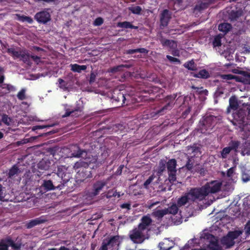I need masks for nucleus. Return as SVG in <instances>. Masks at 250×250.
Returning <instances> with one entry per match:
<instances>
[{
	"instance_id": "42",
	"label": "nucleus",
	"mask_w": 250,
	"mask_h": 250,
	"mask_svg": "<svg viewBox=\"0 0 250 250\" xmlns=\"http://www.w3.org/2000/svg\"><path fill=\"white\" fill-rule=\"evenodd\" d=\"M128 10L133 14L137 15L141 14V11H142V9L140 6L129 7Z\"/></svg>"
},
{
	"instance_id": "14",
	"label": "nucleus",
	"mask_w": 250,
	"mask_h": 250,
	"mask_svg": "<svg viewBox=\"0 0 250 250\" xmlns=\"http://www.w3.org/2000/svg\"><path fill=\"white\" fill-rule=\"evenodd\" d=\"M221 182L218 181H212L206 183L204 187L206 188L207 195H208L209 193H215L218 192L221 189Z\"/></svg>"
},
{
	"instance_id": "30",
	"label": "nucleus",
	"mask_w": 250,
	"mask_h": 250,
	"mask_svg": "<svg viewBox=\"0 0 250 250\" xmlns=\"http://www.w3.org/2000/svg\"><path fill=\"white\" fill-rule=\"evenodd\" d=\"M238 107V104L236 98L235 96H231L229 99V106L228 110L230 108L233 110H236Z\"/></svg>"
},
{
	"instance_id": "29",
	"label": "nucleus",
	"mask_w": 250,
	"mask_h": 250,
	"mask_svg": "<svg viewBox=\"0 0 250 250\" xmlns=\"http://www.w3.org/2000/svg\"><path fill=\"white\" fill-rule=\"evenodd\" d=\"M117 239L115 236L111 237L106 243H103L102 246L100 250H108L107 246L109 245L113 246L117 243Z\"/></svg>"
},
{
	"instance_id": "51",
	"label": "nucleus",
	"mask_w": 250,
	"mask_h": 250,
	"mask_svg": "<svg viewBox=\"0 0 250 250\" xmlns=\"http://www.w3.org/2000/svg\"><path fill=\"white\" fill-rule=\"evenodd\" d=\"M166 57L171 62H175L179 64L181 63L180 60L176 58L173 57L170 55H167Z\"/></svg>"
},
{
	"instance_id": "5",
	"label": "nucleus",
	"mask_w": 250,
	"mask_h": 250,
	"mask_svg": "<svg viewBox=\"0 0 250 250\" xmlns=\"http://www.w3.org/2000/svg\"><path fill=\"white\" fill-rule=\"evenodd\" d=\"M216 117L209 115L205 116L200 120L199 127L202 133H207L211 130L216 124Z\"/></svg>"
},
{
	"instance_id": "40",
	"label": "nucleus",
	"mask_w": 250,
	"mask_h": 250,
	"mask_svg": "<svg viewBox=\"0 0 250 250\" xmlns=\"http://www.w3.org/2000/svg\"><path fill=\"white\" fill-rule=\"evenodd\" d=\"M178 205L172 204L170 207L166 208L167 210V214H171L175 215L177 213L178 211Z\"/></svg>"
},
{
	"instance_id": "43",
	"label": "nucleus",
	"mask_w": 250,
	"mask_h": 250,
	"mask_svg": "<svg viewBox=\"0 0 250 250\" xmlns=\"http://www.w3.org/2000/svg\"><path fill=\"white\" fill-rule=\"evenodd\" d=\"M1 121L6 125L10 126L12 122V119L7 115L3 114L2 115Z\"/></svg>"
},
{
	"instance_id": "19",
	"label": "nucleus",
	"mask_w": 250,
	"mask_h": 250,
	"mask_svg": "<svg viewBox=\"0 0 250 250\" xmlns=\"http://www.w3.org/2000/svg\"><path fill=\"white\" fill-rule=\"evenodd\" d=\"M152 222L151 219L147 216H144L141 219V223L138 225V227L144 231L147 229V227L150 225Z\"/></svg>"
},
{
	"instance_id": "45",
	"label": "nucleus",
	"mask_w": 250,
	"mask_h": 250,
	"mask_svg": "<svg viewBox=\"0 0 250 250\" xmlns=\"http://www.w3.org/2000/svg\"><path fill=\"white\" fill-rule=\"evenodd\" d=\"M17 98H18V99L21 101L25 100L26 99L25 89H22L18 92L17 94Z\"/></svg>"
},
{
	"instance_id": "50",
	"label": "nucleus",
	"mask_w": 250,
	"mask_h": 250,
	"mask_svg": "<svg viewBox=\"0 0 250 250\" xmlns=\"http://www.w3.org/2000/svg\"><path fill=\"white\" fill-rule=\"evenodd\" d=\"M58 82L59 84V87L62 89H66L67 88V83L62 79H59Z\"/></svg>"
},
{
	"instance_id": "12",
	"label": "nucleus",
	"mask_w": 250,
	"mask_h": 250,
	"mask_svg": "<svg viewBox=\"0 0 250 250\" xmlns=\"http://www.w3.org/2000/svg\"><path fill=\"white\" fill-rule=\"evenodd\" d=\"M106 184L107 182L104 180L97 181L92 184L91 189L88 192L89 196L93 197L99 195Z\"/></svg>"
},
{
	"instance_id": "58",
	"label": "nucleus",
	"mask_w": 250,
	"mask_h": 250,
	"mask_svg": "<svg viewBox=\"0 0 250 250\" xmlns=\"http://www.w3.org/2000/svg\"><path fill=\"white\" fill-rule=\"evenodd\" d=\"M56 0H34L36 2H42L43 3H54Z\"/></svg>"
},
{
	"instance_id": "1",
	"label": "nucleus",
	"mask_w": 250,
	"mask_h": 250,
	"mask_svg": "<svg viewBox=\"0 0 250 250\" xmlns=\"http://www.w3.org/2000/svg\"><path fill=\"white\" fill-rule=\"evenodd\" d=\"M71 179L68 167L65 166H60L58 167L57 172L53 175L52 181L56 189L61 190L65 187H69Z\"/></svg>"
},
{
	"instance_id": "32",
	"label": "nucleus",
	"mask_w": 250,
	"mask_h": 250,
	"mask_svg": "<svg viewBox=\"0 0 250 250\" xmlns=\"http://www.w3.org/2000/svg\"><path fill=\"white\" fill-rule=\"evenodd\" d=\"M19 173V169L16 165H14L10 169L8 173L9 178L13 179Z\"/></svg>"
},
{
	"instance_id": "4",
	"label": "nucleus",
	"mask_w": 250,
	"mask_h": 250,
	"mask_svg": "<svg viewBox=\"0 0 250 250\" xmlns=\"http://www.w3.org/2000/svg\"><path fill=\"white\" fill-rule=\"evenodd\" d=\"M7 52L11 56L14 60L20 59L27 65L31 66L32 62L30 60V55L28 51L25 49H21L20 47H17V50L14 47L9 48L7 50Z\"/></svg>"
},
{
	"instance_id": "23",
	"label": "nucleus",
	"mask_w": 250,
	"mask_h": 250,
	"mask_svg": "<svg viewBox=\"0 0 250 250\" xmlns=\"http://www.w3.org/2000/svg\"><path fill=\"white\" fill-rule=\"evenodd\" d=\"M243 14V11L241 9L236 10H231L229 14V18L231 21H236L239 17H240Z\"/></svg>"
},
{
	"instance_id": "39",
	"label": "nucleus",
	"mask_w": 250,
	"mask_h": 250,
	"mask_svg": "<svg viewBox=\"0 0 250 250\" xmlns=\"http://www.w3.org/2000/svg\"><path fill=\"white\" fill-rule=\"evenodd\" d=\"M221 38L222 37L220 35H217L214 37L212 42L213 48H216L217 47L221 46Z\"/></svg>"
},
{
	"instance_id": "27",
	"label": "nucleus",
	"mask_w": 250,
	"mask_h": 250,
	"mask_svg": "<svg viewBox=\"0 0 250 250\" xmlns=\"http://www.w3.org/2000/svg\"><path fill=\"white\" fill-rule=\"evenodd\" d=\"M70 66L72 71L78 73H81L82 71H84L87 68V66L85 65H80L76 63L71 64Z\"/></svg>"
},
{
	"instance_id": "64",
	"label": "nucleus",
	"mask_w": 250,
	"mask_h": 250,
	"mask_svg": "<svg viewBox=\"0 0 250 250\" xmlns=\"http://www.w3.org/2000/svg\"><path fill=\"white\" fill-rule=\"evenodd\" d=\"M126 53L127 54H129V55L130 54H134V53H138L137 48V49H128V50H127Z\"/></svg>"
},
{
	"instance_id": "41",
	"label": "nucleus",
	"mask_w": 250,
	"mask_h": 250,
	"mask_svg": "<svg viewBox=\"0 0 250 250\" xmlns=\"http://www.w3.org/2000/svg\"><path fill=\"white\" fill-rule=\"evenodd\" d=\"M194 163V159L192 157L189 158L188 157V160L185 165L184 167H186L188 170H191L193 167Z\"/></svg>"
},
{
	"instance_id": "62",
	"label": "nucleus",
	"mask_w": 250,
	"mask_h": 250,
	"mask_svg": "<svg viewBox=\"0 0 250 250\" xmlns=\"http://www.w3.org/2000/svg\"><path fill=\"white\" fill-rule=\"evenodd\" d=\"M137 51L139 53L144 54H147L148 52V50L144 48H137Z\"/></svg>"
},
{
	"instance_id": "31",
	"label": "nucleus",
	"mask_w": 250,
	"mask_h": 250,
	"mask_svg": "<svg viewBox=\"0 0 250 250\" xmlns=\"http://www.w3.org/2000/svg\"><path fill=\"white\" fill-rule=\"evenodd\" d=\"M118 27L123 28H131L136 29L138 28L137 26L132 25L130 22L128 21H123L119 22L117 24Z\"/></svg>"
},
{
	"instance_id": "38",
	"label": "nucleus",
	"mask_w": 250,
	"mask_h": 250,
	"mask_svg": "<svg viewBox=\"0 0 250 250\" xmlns=\"http://www.w3.org/2000/svg\"><path fill=\"white\" fill-rule=\"evenodd\" d=\"M240 144V142L238 141H231L229 142L228 146L229 147L231 151L234 150L235 152H237Z\"/></svg>"
},
{
	"instance_id": "53",
	"label": "nucleus",
	"mask_w": 250,
	"mask_h": 250,
	"mask_svg": "<svg viewBox=\"0 0 250 250\" xmlns=\"http://www.w3.org/2000/svg\"><path fill=\"white\" fill-rule=\"evenodd\" d=\"M41 57L31 55H30V59H32V60L37 64H39L40 62H41Z\"/></svg>"
},
{
	"instance_id": "11",
	"label": "nucleus",
	"mask_w": 250,
	"mask_h": 250,
	"mask_svg": "<svg viewBox=\"0 0 250 250\" xmlns=\"http://www.w3.org/2000/svg\"><path fill=\"white\" fill-rule=\"evenodd\" d=\"M144 231L139 227L135 228L130 232L129 237L135 243H142L145 240Z\"/></svg>"
},
{
	"instance_id": "37",
	"label": "nucleus",
	"mask_w": 250,
	"mask_h": 250,
	"mask_svg": "<svg viewBox=\"0 0 250 250\" xmlns=\"http://www.w3.org/2000/svg\"><path fill=\"white\" fill-rule=\"evenodd\" d=\"M153 215L158 218H162L164 215L167 214V210L166 208L164 209H158L153 213Z\"/></svg>"
},
{
	"instance_id": "22",
	"label": "nucleus",
	"mask_w": 250,
	"mask_h": 250,
	"mask_svg": "<svg viewBox=\"0 0 250 250\" xmlns=\"http://www.w3.org/2000/svg\"><path fill=\"white\" fill-rule=\"evenodd\" d=\"M211 0H204L200 3L196 4L195 6L194 9L195 10L201 11L202 10L208 8V6L210 5V4H211Z\"/></svg>"
},
{
	"instance_id": "46",
	"label": "nucleus",
	"mask_w": 250,
	"mask_h": 250,
	"mask_svg": "<svg viewBox=\"0 0 250 250\" xmlns=\"http://www.w3.org/2000/svg\"><path fill=\"white\" fill-rule=\"evenodd\" d=\"M230 151L231 150L229 146L224 147L221 152L222 157L223 158H227L228 154H229Z\"/></svg>"
},
{
	"instance_id": "35",
	"label": "nucleus",
	"mask_w": 250,
	"mask_h": 250,
	"mask_svg": "<svg viewBox=\"0 0 250 250\" xmlns=\"http://www.w3.org/2000/svg\"><path fill=\"white\" fill-rule=\"evenodd\" d=\"M42 186L47 191L55 189L52 180H44Z\"/></svg>"
},
{
	"instance_id": "56",
	"label": "nucleus",
	"mask_w": 250,
	"mask_h": 250,
	"mask_svg": "<svg viewBox=\"0 0 250 250\" xmlns=\"http://www.w3.org/2000/svg\"><path fill=\"white\" fill-rule=\"evenodd\" d=\"M235 169V168L234 167H230V168H229L227 170V177H231L234 172Z\"/></svg>"
},
{
	"instance_id": "15",
	"label": "nucleus",
	"mask_w": 250,
	"mask_h": 250,
	"mask_svg": "<svg viewBox=\"0 0 250 250\" xmlns=\"http://www.w3.org/2000/svg\"><path fill=\"white\" fill-rule=\"evenodd\" d=\"M71 107V106H70ZM83 110V106L77 105L74 108H65V113L62 115V118H65L69 116L74 117H78L81 115Z\"/></svg>"
},
{
	"instance_id": "28",
	"label": "nucleus",
	"mask_w": 250,
	"mask_h": 250,
	"mask_svg": "<svg viewBox=\"0 0 250 250\" xmlns=\"http://www.w3.org/2000/svg\"><path fill=\"white\" fill-rule=\"evenodd\" d=\"M44 222V220L41 219L40 218H36L32 220H30L29 222H27L25 226L27 229H31L34 227L41 224Z\"/></svg>"
},
{
	"instance_id": "13",
	"label": "nucleus",
	"mask_w": 250,
	"mask_h": 250,
	"mask_svg": "<svg viewBox=\"0 0 250 250\" xmlns=\"http://www.w3.org/2000/svg\"><path fill=\"white\" fill-rule=\"evenodd\" d=\"M50 10L49 8L45 9L43 10L37 12L34 18L37 21L41 24H46L48 21H51V15L49 12Z\"/></svg>"
},
{
	"instance_id": "54",
	"label": "nucleus",
	"mask_w": 250,
	"mask_h": 250,
	"mask_svg": "<svg viewBox=\"0 0 250 250\" xmlns=\"http://www.w3.org/2000/svg\"><path fill=\"white\" fill-rule=\"evenodd\" d=\"M165 245H167L165 242H160L159 243L160 250H170L172 248V246H170L168 247L165 246Z\"/></svg>"
},
{
	"instance_id": "20",
	"label": "nucleus",
	"mask_w": 250,
	"mask_h": 250,
	"mask_svg": "<svg viewBox=\"0 0 250 250\" xmlns=\"http://www.w3.org/2000/svg\"><path fill=\"white\" fill-rule=\"evenodd\" d=\"M52 161L48 159L43 158L39 162L38 167L41 170H48L51 165Z\"/></svg>"
},
{
	"instance_id": "48",
	"label": "nucleus",
	"mask_w": 250,
	"mask_h": 250,
	"mask_svg": "<svg viewBox=\"0 0 250 250\" xmlns=\"http://www.w3.org/2000/svg\"><path fill=\"white\" fill-rule=\"evenodd\" d=\"M126 65L124 64L119 65L118 66H114L111 68V72L112 73L117 72L122 70L123 68L125 67Z\"/></svg>"
},
{
	"instance_id": "47",
	"label": "nucleus",
	"mask_w": 250,
	"mask_h": 250,
	"mask_svg": "<svg viewBox=\"0 0 250 250\" xmlns=\"http://www.w3.org/2000/svg\"><path fill=\"white\" fill-rule=\"evenodd\" d=\"M54 125V124L48 125H35V126H33L32 130L33 131H35L38 129H42L47 128V127H52Z\"/></svg>"
},
{
	"instance_id": "24",
	"label": "nucleus",
	"mask_w": 250,
	"mask_h": 250,
	"mask_svg": "<svg viewBox=\"0 0 250 250\" xmlns=\"http://www.w3.org/2000/svg\"><path fill=\"white\" fill-rule=\"evenodd\" d=\"M231 28V24L227 22L221 23L218 25V30L224 34L228 33Z\"/></svg>"
},
{
	"instance_id": "2",
	"label": "nucleus",
	"mask_w": 250,
	"mask_h": 250,
	"mask_svg": "<svg viewBox=\"0 0 250 250\" xmlns=\"http://www.w3.org/2000/svg\"><path fill=\"white\" fill-rule=\"evenodd\" d=\"M177 96V94H173L165 97L161 102L162 107L152 112L150 114L151 117L156 119L170 110L175 104L174 101Z\"/></svg>"
},
{
	"instance_id": "61",
	"label": "nucleus",
	"mask_w": 250,
	"mask_h": 250,
	"mask_svg": "<svg viewBox=\"0 0 250 250\" xmlns=\"http://www.w3.org/2000/svg\"><path fill=\"white\" fill-rule=\"evenodd\" d=\"M0 250H8L6 245L4 244V241L0 242Z\"/></svg>"
},
{
	"instance_id": "8",
	"label": "nucleus",
	"mask_w": 250,
	"mask_h": 250,
	"mask_svg": "<svg viewBox=\"0 0 250 250\" xmlns=\"http://www.w3.org/2000/svg\"><path fill=\"white\" fill-rule=\"evenodd\" d=\"M242 232L241 230L229 231L226 236H224L221 240V244L227 248H230L235 244L234 240L237 238Z\"/></svg>"
},
{
	"instance_id": "33",
	"label": "nucleus",
	"mask_w": 250,
	"mask_h": 250,
	"mask_svg": "<svg viewBox=\"0 0 250 250\" xmlns=\"http://www.w3.org/2000/svg\"><path fill=\"white\" fill-rule=\"evenodd\" d=\"M194 76L196 78L207 79L209 77V74L207 70L202 69L199 71L197 74H195Z\"/></svg>"
},
{
	"instance_id": "3",
	"label": "nucleus",
	"mask_w": 250,
	"mask_h": 250,
	"mask_svg": "<svg viewBox=\"0 0 250 250\" xmlns=\"http://www.w3.org/2000/svg\"><path fill=\"white\" fill-rule=\"evenodd\" d=\"M73 169L77 172L76 178L80 182L92 177L91 167H88L87 164L83 161L76 162L73 166Z\"/></svg>"
},
{
	"instance_id": "9",
	"label": "nucleus",
	"mask_w": 250,
	"mask_h": 250,
	"mask_svg": "<svg viewBox=\"0 0 250 250\" xmlns=\"http://www.w3.org/2000/svg\"><path fill=\"white\" fill-rule=\"evenodd\" d=\"M14 192L7 185L0 183V201H12L14 199Z\"/></svg>"
},
{
	"instance_id": "34",
	"label": "nucleus",
	"mask_w": 250,
	"mask_h": 250,
	"mask_svg": "<svg viewBox=\"0 0 250 250\" xmlns=\"http://www.w3.org/2000/svg\"><path fill=\"white\" fill-rule=\"evenodd\" d=\"M167 167V162L165 160H161L159 163V166L157 170V173L159 175L162 174V173L165 170Z\"/></svg>"
},
{
	"instance_id": "57",
	"label": "nucleus",
	"mask_w": 250,
	"mask_h": 250,
	"mask_svg": "<svg viewBox=\"0 0 250 250\" xmlns=\"http://www.w3.org/2000/svg\"><path fill=\"white\" fill-rule=\"evenodd\" d=\"M192 89L196 90V92L198 93V94H202L203 93L205 90H204L203 89V88L202 87H197L195 86H192L191 87ZM206 92H208L207 90H205Z\"/></svg>"
},
{
	"instance_id": "25",
	"label": "nucleus",
	"mask_w": 250,
	"mask_h": 250,
	"mask_svg": "<svg viewBox=\"0 0 250 250\" xmlns=\"http://www.w3.org/2000/svg\"><path fill=\"white\" fill-rule=\"evenodd\" d=\"M189 201H190V198L188 196V193L187 192L184 196L178 199L177 201V205L179 207H181L184 206Z\"/></svg>"
},
{
	"instance_id": "59",
	"label": "nucleus",
	"mask_w": 250,
	"mask_h": 250,
	"mask_svg": "<svg viewBox=\"0 0 250 250\" xmlns=\"http://www.w3.org/2000/svg\"><path fill=\"white\" fill-rule=\"evenodd\" d=\"M246 232L247 234L250 235V221H249L245 227Z\"/></svg>"
},
{
	"instance_id": "21",
	"label": "nucleus",
	"mask_w": 250,
	"mask_h": 250,
	"mask_svg": "<svg viewBox=\"0 0 250 250\" xmlns=\"http://www.w3.org/2000/svg\"><path fill=\"white\" fill-rule=\"evenodd\" d=\"M160 41L163 46H168L171 49H175L177 47V43L174 40L166 39L161 38Z\"/></svg>"
},
{
	"instance_id": "17",
	"label": "nucleus",
	"mask_w": 250,
	"mask_h": 250,
	"mask_svg": "<svg viewBox=\"0 0 250 250\" xmlns=\"http://www.w3.org/2000/svg\"><path fill=\"white\" fill-rule=\"evenodd\" d=\"M85 161H83L84 163H86L88 167H91V168H93L95 167H97L98 165V157L97 156H93L91 155H88L83 158Z\"/></svg>"
},
{
	"instance_id": "18",
	"label": "nucleus",
	"mask_w": 250,
	"mask_h": 250,
	"mask_svg": "<svg viewBox=\"0 0 250 250\" xmlns=\"http://www.w3.org/2000/svg\"><path fill=\"white\" fill-rule=\"evenodd\" d=\"M75 149L72 151L71 155L75 158H84L87 156V151L85 149H81L79 146H75Z\"/></svg>"
},
{
	"instance_id": "44",
	"label": "nucleus",
	"mask_w": 250,
	"mask_h": 250,
	"mask_svg": "<svg viewBox=\"0 0 250 250\" xmlns=\"http://www.w3.org/2000/svg\"><path fill=\"white\" fill-rule=\"evenodd\" d=\"M0 87L2 89H6L8 92L14 91L16 90V88L14 86H13L10 84H7V83H3L1 85H0Z\"/></svg>"
},
{
	"instance_id": "16",
	"label": "nucleus",
	"mask_w": 250,
	"mask_h": 250,
	"mask_svg": "<svg viewBox=\"0 0 250 250\" xmlns=\"http://www.w3.org/2000/svg\"><path fill=\"white\" fill-rule=\"evenodd\" d=\"M171 18V13L167 9H164L160 15V25L163 27L167 26Z\"/></svg>"
},
{
	"instance_id": "60",
	"label": "nucleus",
	"mask_w": 250,
	"mask_h": 250,
	"mask_svg": "<svg viewBox=\"0 0 250 250\" xmlns=\"http://www.w3.org/2000/svg\"><path fill=\"white\" fill-rule=\"evenodd\" d=\"M122 208H127L128 210L131 208V205L129 203H124L121 205Z\"/></svg>"
},
{
	"instance_id": "7",
	"label": "nucleus",
	"mask_w": 250,
	"mask_h": 250,
	"mask_svg": "<svg viewBox=\"0 0 250 250\" xmlns=\"http://www.w3.org/2000/svg\"><path fill=\"white\" fill-rule=\"evenodd\" d=\"M124 90H121L118 88L114 89L111 95L112 103L117 104V106H123L125 104V101L127 100L126 97H129V95L127 96L125 94Z\"/></svg>"
},
{
	"instance_id": "52",
	"label": "nucleus",
	"mask_w": 250,
	"mask_h": 250,
	"mask_svg": "<svg viewBox=\"0 0 250 250\" xmlns=\"http://www.w3.org/2000/svg\"><path fill=\"white\" fill-rule=\"evenodd\" d=\"M104 22V20L101 17H98L95 19L94 21V24L95 26L101 25Z\"/></svg>"
},
{
	"instance_id": "55",
	"label": "nucleus",
	"mask_w": 250,
	"mask_h": 250,
	"mask_svg": "<svg viewBox=\"0 0 250 250\" xmlns=\"http://www.w3.org/2000/svg\"><path fill=\"white\" fill-rule=\"evenodd\" d=\"M96 75L93 72H91L90 73V79L89 81V84H93L96 80Z\"/></svg>"
},
{
	"instance_id": "6",
	"label": "nucleus",
	"mask_w": 250,
	"mask_h": 250,
	"mask_svg": "<svg viewBox=\"0 0 250 250\" xmlns=\"http://www.w3.org/2000/svg\"><path fill=\"white\" fill-rule=\"evenodd\" d=\"M188 193L190 198V201L193 202L201 201L208 196L204 186L200 188H191Z\"/></svg>"
},
{
	"instance_id": "10",
	"label": "nucleus",
	"mask_w": 250,
	"mask_h": 250,
	"mask_svg": "<svg viewBox=\"0 0 250 250\" xmlns=\"http://www.w3.org/2000/svg\"><path fill=\"white\" fill-rule=\"evenodd\" d=\"M177 161L175 159L169 160L167 162V168L168 173V180L170 182L176 181Z\"/></svg>"
},
{
	"instance_id": "49",
	"label": "nucleus",
	"mask_w": 250,
	"mask_h": 250,
	"mask_svg": "<svg viewBox=\"0 0 250 250\" xmlns=\"http://www.w3.org/2000/svg\"><path fill=\"white\" fill-rule=\"evenodd\" d=\"M155 177L156 176L154 174L150 176L148 178L145 182L144 184V187L146 188L153 181Z\"/></svg>"
},
{
	"instance_id": "36",
	"label": "nucleus",
	"mask_w": 250,
	"mask_h": 250,
	"mask_svg": "<svg viewBox=\"0 0 250 250\" xmlns=\"http://www.w3.org/2000/svg\"><path fill=\"white\" fill-rule=\"evenodd\" d=\"M184 66L188 70L192 71L196 70L197 69L196 64L195 63L193 60H191L185 62L184 64Z\"/></svg>"
},
{
	"instance_id": "26",
	"label": "nucleus",
	"mask_w": 250,
	"mask_h": 250,
	"mask_svg": "<svg viewBox=\"0 0 250 250\" xmlns=\"http://www.w3.org/2000/svg\"><path fill=\"white\" fill-rule=\"evenodd\" d=\"M4 244L6 246L7 249L8 247H11L14 250H18L21 248V245L15 243L11 238L7 239L5 241H4Z\"/></svg>"
},
{
	"instance_id": "63",
	"label": "nucleus",
	"mask_w": 250,
	"mask_h": 250,
	"mask_svg": "<svg viewBox=\"0 0 250 250\" xmlns=\"http://www.w3.org/2000/svg\"><path fill=\"white\" fill-rule=\"evenodd\" d=\"M18 20L21 22H25V19L26 16L17 15Z\"/></svg>"
}]
</instances>
